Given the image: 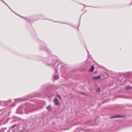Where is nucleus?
Masks as SVG:
<instances>
[{
	"label": "nucleus",
	"mask_w": 132,
	"mask_h": 132,
	"mask_svg": "<svg viewBox=\"0 0 132 132\" xmlns=\"http://www.w3.org/2000/svg\"><path fill=\"white\" fill-rule=\"evenodd\" d=\"M94 69V67L92 65L91 66V67L90 68L89 71L90 72H92L93 71Z\"/></svg>",
	"instance_id": "4"
},
{
	"label": "nucleus",
	"mask_w": 132,
	"mask_h": 132,
	"mask_svg": "<svg viewBox=\"0 0 132 132\" xmlns=\"http://www.w3.org/2000/svg\"><path fill=\"white\" fill-rule=\"evenodd\" d=\"M55 104L57 105H59L60 104L59 102L57 99L56 98H55L54 101Z\"/></svg>",
	"instance_id": "1"
},
{
	"label": "nucleus",
	"mask_w": 132,
	"mask_h": 132,
	"mask_svg": "<svg viewBox=\"0 0 132 132\" xmlns=\"http://www.w3.org/2000/svg\"><path fill=\"white\" fill-rule=\"evenodd\" d=\"M58 78V76H57V77L56 78H55V77H54V78L55 79H57Z\"/></svg>",
	"instance_id": "10"
},
{
	"label": "nucleus",
	"mask_w": 132,
	"mask_h": 132,
	"mask_svg": "<svg viewBox=\"0 0 132 132\" xmlns=\"http://www.w3.org/2000/svg\"><path fill=\"white\" fill-rule=\"evenodd\" d=\"M46 108L48 110H50L51 109V107H50V105H49Z\"/></svg>",
	"instance_id": "5"
},
{
	"label": "nucleus",
	"mask_w": 132,
	"mask_h": 132,
	"mask_svg": "<svg viewBox=\"0 0 132 132\" xmlns=\"http://www.w3.org/2000/svg\"><path fill=\"white\" fill-rule=\"evenodd\" d=\"M122 117H123L121 116L115 115L111 116L110 117V118L111 119H112L116 118H121Z\"/></svg>",
	"instance_id": "2"
},
{
	"label": "nucleus",
	"mask_w": 132,
	"mask_h": 132,
	"mask_svg": "<svg viewBox=\"0 0 132 132\" xmlns=\"http://www.w3.org/2000/svg\"><path fill=\"white\" fill-rule=\"evenodd\" d=\"M101 76H95L93 77V79L95 80H97L98 79H100L101 78Z\"/></svg>",
	"instance_id": "3"
},
{
	"label": "nucleus",
	"mask_w": 132,
	"mask_h": 132,
	"mask_svg": "<svg viewBox=\"0 0 132 132\" xmlns=\"http://www.w3.org/2000/svg\"><path fill=\"white\" fill-rule=\"evenodd\" d=\"M100 90V88L99 87L97 88V92H99Z\"/></svg>",
	"instance_id": "8"
},
{
	"label": "nucleus",
	"mask_w": 132,
	"mask_h": 132,
	"mask_svg": "<svg viewBox=\"0 0 132 132\" xmlns=\"http://www.w3.org/2000/svg\"><path fill=\"white\" fill-rule=\"evenodd\" d=\"M126 88L128 89L131 88V87L129 86H128L126 87Z\"/></svg>",
	"instance_id": "6"
},
{
	"label": "nucleus",
	"mask_w": 132,
	"mask_h": 132,
	"mask_svg": "<svg viewBox=\"0 0 132 132\" xmlns=\"http://www.w3.org/2000/svg\"><path fill=\"white\" fill-rule=\"evenodd\" d=\"M56 96L58 97H59V99L60 100H61V97L59 95H57V96Z\"/></svg>",
	"instance_id": "7"
},
{
	"label": "nucleus",
	"mask_w": 132,
	"mask_h": 132,
	"mask_svg": "<svg viewBox=\"0 0 132 132\" xmlns=\"http://www.w3.org/2000/svg\"><path fill=\"white\" fill-rule=\"evenodd\" d=\"M16 126V125H13L12 127V128H13L14 127H15Z\"/></svg>",
	"instance_id": "9"
}]
</instances>
